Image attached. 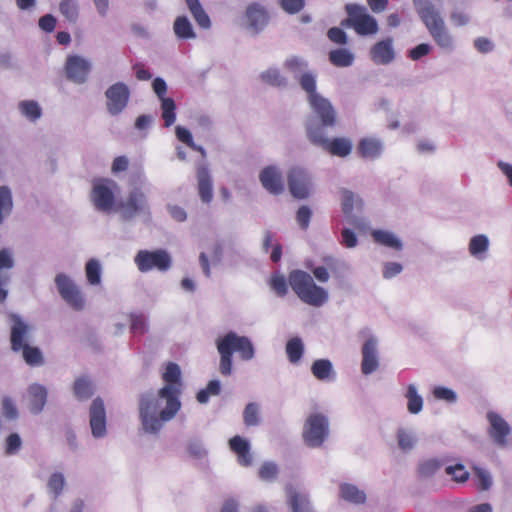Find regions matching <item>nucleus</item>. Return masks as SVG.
<instances>
[{"label":"nucleus","instance_id":"obj_1","mask_svg":"<svg viewBox=\"0 0 512 512\" xmlns=\"http://www.w3.org/2000/svg\"><path fill=\"white\" fill-rule=\"evenodd\" d=\"M162 379L166 383L158 391V398L143 394L139 401V415L145 432L157 433L163 423L172 420L181 408V370L178 364L169 362Z\"/></svg>","mask_w":512,"mask_h":512},{"label":"nucleus","instance_id":"obj_32","mask_svg":"<svg viewBox=\"0 0 512 512\" xmlns=\"http://www.w3.org/2000/svg\"><path fill=\"white\" fill-rule=\"evenodd\" d=\"M173 30L179 39H193L196 37L192 24L186 16H178L175 19Z\"/></svg>","mask_w":512,"mask_h":512},{"label":"nucleus","instance_id":"obj_26","mask_svg":"<svg viewBox=\"0 0 512 512\" xmlns=\"http://www.w3.org/2000/svg\"><path fill=\"white\" fill-rule=\"evenodd\" d=\"M14 261L8 249L0 250V303H3L7 298V290L3 288L8 281L9 275L4 269H11Z\"/></svg>","mask_w":512,"mask_h":512},{"label":"nucleus","instance_id":"obj_24","mask_svg":"<svg viewBox=\"0 0 512 512\" xmlns=\"http://www.w3.org/2000/svg\"><path fill=\"white\" fill-rule=\"evenodd\" d=\"M230 449L237 455L241 466L248 467L252 463V455L247 440L240 436H234L229 440Z\"/></svg>","mask_w":512,"mask_h":512},{"label":"nucleus","instance_id":"obj_30","mask_svg":"<svg viewBox=\"0 0 512 512\" xmlns=\"http://www.w3.org/2000/svg\"><path fill=\"white\" fill-rule=\"evenodd\" d=\"M187 7L192 14L194 20L203 29H208L211 26V21L208 14L203 9L199 0H185Z\"/></svg>","mask_w":512,"mask_h":512},{"label":"nucleus","instance_id":"obj_7","mask_svg":"<svg viewBox=\"0 0 512 512\" xmlns=\"http://www.w3.org/2000/svg\"><path fill=\"white\" fill-rule=\"evenodd\" d=\"M328 433V419L323 414L314 413L307 418L303 429V439L309 447H320Z\"/></svg>","mask_w":512,"mask_h":512},{"label":"nucleus","instance_id":"obj_46","mask_svg":"<svg viewBox=\"0 0 512 512\" xmlns=\"http://www.w3.org/2000/svg\"><path fill=\"white\" fill-rule=\"evenodd\" d=\"M243 420L246 426H257L260 423L259 407L256 403L246 405L243 412Z\"/></svg>","mask_w":512,"mask_h":512},{"label":"nucleus","instance_id":"obj_47","mask_svg":"<svg viewBox=\"0 0 512 512\" xmlns=\"http://www.w3.org/2000/svg\"><path fill=\"white\" fill-rule=\"evenodd\" d=\"M488 238L485 235L474 236L469 243V251L473 256L483 253L488 248Z\"/></svg>","mask_w":512,"mask_h":512},{"label":"nucleus","instance_id":"obj_8","mask_svg":"<svg viewBox=\"0 0 512 512\" xmlns=\"http://www.w3.org/2000/svg\"><path fill=\"white\" fill-rule=\"evenodd\" d=\"M117 184L110 179L102 178L93 181L90 194L91 201L99 211L110 212L115 205L114 188Z\"/></svg>","mask_w":512,"mask_h":512},{"label":"nucleus","instance_id":"obj_59","mask_svg":"<svg viewBox=\"0 0 512 512\" xmlns=\"http://www.w3.org/2000/svg\"><path fill=\"white\" fill-rule=\"evenodd\" d=\"M304 0H281V7L289 14L300 12L304 7Z\"/></svg>","mask_w":512,"mask_h":512},{"label":"nucleus","instance_id":"obj_16","mask_svg":"<svg viewBox=\"0 0 512 512\" xmlns=\"http://www.w3.org/2000/svg\"><path fill=\"white\" fill-rule=\"evenodd\" d=\"M486 417L489 422L488 434L490 438L499 447L506 446L507 437L511 433V427L508 422L494 411H489Z\"/></svg>","mask_w":512,"mask_h":512},{"label":"nucleus","instance_id":"obj_10","mask_svg":"<svg viewBox=\"0 0 512 512\" xmlns=\"http://www.w3.org/2000/svg\"><path fill=\"white\" fill-rule=\"evenodd\" d=\"M346 12L349 16L348 22L359 35L377 33V21L366 12L365 7L357 4H348L346 5Z\"/></svg>","mask_w":512,"mask_h":512},{"label":"nucleus","instance_id":"obj_17","mask_svg":"<svg viewBox=\"0 0 512 512\" xmlns=\"http://www.w3.org/2000/svg\"><path fill=\"white\" fill-rule=\"evenodd\" d=\"M245 19L247 22V28L257 34L268 25L270 16L263 5L253 2L246 8Z\"/></svg>","mask_w":512,"mask_h":512},{"label":"nucleus","instance_id":"obj_64","mask_svg":"<svg viewBox=\"0 0 512 512\" xmlns=\"http://www.w3.org/2000/svg\"><path fill=\"white\" fill-rule=\"evenodd\" d=\"M430 52V46L426 43H421L410 50L409 57L412 60H419L421 57L427 55Z\"/></svg>","mask_w":512,"mask_h":512},{"label":"nucleus","instance_id":"obj_29","mask_svg":"<svg viewBox=\"0 0 512 512\" xmlns=\"http://www.w3.org/2000/svg\"><path fill=\"white\" fill-rule=\"evenodd\" d=\"M30 409L34 413H39L46 404L47 390L40 384H33L29 387Z\"/></svg>","mask_w":512,"mask_h":512},{"label":"nucleus","instance_id":"obj_14","mask_svg":"<svg viewBox=\"0 0 512 512\" xmlns=\"http://www.w3.org/2000/svg\"><path fill=\"white\" fill-rule=\"evenodd\" d=\"M64 69L68 80L77 84H83L88 80L91 64L81 56L70 55L66 59Z\"/></svg>","mask_w":512,"mask_h":512},{"label":"nucleus","instance_id":"obj_37","mask_svg":"<svg viewBox=\"0 0 512 512\" xmlns=\"http://www.w3.org/2000/svg\"><path fill=\"white\" fill-rule=\"evenodd\" d=\"M406 398L408 399L407 408L412 414H417L422 410L423 399L417 393L416 387L413 384L408 385Z\"/></svg>","mask_w":512,"mask_h":512},{"label":"nucleus","instance_id":"obj_28","mask_svg":"<svg viewBox=\"0 0 512 512\" xmlns=\"http://www.w3.org/2000/svg\"><path fill=\"white\" fill-rule=\"evenodd\" d=\"M198 194L204 203H210L213 199V185L209 172L206 168H201L197 173Z\"/></svg>","mask_w":512,"mask_h":512},{"label":"nucleus","instance_id":"obj_50","mask_svg":"<svg viewBox=\"0 0 512 512\" xmlns=\"http://www.w3.org/2000/svg\"><path fill=\"white\" fill-rule=\"evenodd\" d=\"M2 415L8 420H16L18 417L17 407L9 396H4L1 401Z\"/></svg>","mask_w":512,"mask_h":512},{"label":"nucleus","instance_id":"obj_33","mask_svg":"<svg viewBox=\"0 0 512 512\" xmlns=\"http://www.w3.org/2000/svg\"><path fill=\"white\" fill-rule=\"evenodd\" d=\"M372 236L375 240V242L395 249V250H401L402 249V243L401 241L391 232L383 231V230H374L372 232Z\"/></svg>","mask_w":512,"mask_h":512},{"label":"nucleus","instance_id":"obj_63","mask_svg":"<svg viewBox=\"0 0 512 512\" xmlns=\"http://www.w3.org/2000/svg\"><path fill=\"white\" fill-rule=\"evenodd\" d=\"M403 267L400 263L397 262H387L384 265L383 276L386 279H390L402 271Z\"/></svg>","mask_w":512,"mask_h":512},{"label":"nucleus","instance_id":"obj_34","mask_svg":"<svg viewBox=\"0 0 512 512\" xmlns=\"http://www.w3.org/2000/svg\"><path fill=\"white\" fill-rule=\"evenodd\" d=\"M297 79L300 87L307 93L308 100L313 99V96L320 95L316 91V75L313 72H303L299 77H297Z\"/></svg>","mask_w":512,"mask_h":512},{"label":"nucleus","instance_id":"obj_2","mask_svg":"<svg viewBox=\"0 0 512 512\" xmlns=\"http://www.w3.org/2000/svg\"><path fill=\"white\" fill-rule=\"evenodd\" d=\"M217 350L220 354L219 369L222 375L228 376L232 372V356L238 353L244 361L254 357V346L246 336H239L235 332H228L216 340Z\"/></svg>","mask_w":512,"mask_h":512},{"label":"nucleus","instance_id":"obj_12","mask_svg":"<svg viewBox=\"0 0 512 512\" xmlns=\"http://www.w3.org/2000/svg\"><path fill=\"white\" fill-rule=\"evenodd\" d=\"M308 103L313 114L320 121V124H317L313 118H309L306 125L311 121L316 126L321 127L322 130H324L326 127L335 126L337 122V114L328 99L318 95L313 96V99H309Z\"/></svg>","mask_w":512,"mask_h":512},{"label":"nucleus","instance_id":"obj_56","mask_svg":"<svg viewBox=\"0 0 512 512\" xmlns=\"http://www.w3.org/2000/svg\"><path fill=\"white\" fill-rule=\"evenodd\" d=\"M474 472L479 489L482 491L488 490L492 483L490 474L484 469L478 467L474 468Z\"/></svg>","mask_w":512,"mask_h":512},{"label":"nucleus","instance_id":"obj_40","mask_svg":"<svg viewBox=\"0 0 512 512\" xmlns=\"http://www.w3.org/2000/svg\"><path fill=\"white\" fill-rule=\"evenodd\" d=\"M311 371L318 380H326L332 373V364L327 359H318L312 364Z\"/></svg>","mask_w":512,"mask_h":512},{"label":"nucleus","instance_id":"obj_62","mask_svg":"<svg viewBox=\"0 0 512 512\" xmlns=\"http://www.w3.org/2000/svg\"><path fill=\"white\" fill-rule=\"evenodd\" d=\"M56 26V18L51 14H46L39 19V27L45 32L54 31Z\"/></svg>","mask_w":512,"mask_h":512},{"label":"nucleus","instance_id":"obj_36","mask_svg":"<svg viewBox=\"0 0 512 512\" xmlns=\"http://www.w3.org/2000/svg\"><path fill=\"white\" fill-rule=\"evenodd\" d=\"M61 14L72 23H76L79 17V5L77 0H61L59 4Z\"/></svg>","mask_w":512,"mask_h":512},{"label":"nucleus","instance_id":"obj_45","mask_svg":"<svg viewBox=\"0 0 512 512\" xmlns=\"http://www.w3.org/2000/svg\"><path fill=\"white\" fill-rule=\"evenodd\" d=\"M86 277L91 285H97L101 281V267L97 260L90 259L86 263Z\"/></svg>","mask_w":512,"mask_h":512},{"label":"nucleus","instance_id":"obj_19","mask_svg":"<svg viewBox=\"0 0 512 512\" xmlns=\"http://www.w3.org/2000/svg\"><path fill=\"white\" fill-rule=\"evenodd\" d=\"M145 194L138 188L132 190L127 199L120 203L121 211L127 216H135L148 211Z\"/></svg>","mask_w":512,"mask_h":512},{"label":"nucleus","instance_id":"obj_39","mask_svg":"<svg viewBox=\"0 0 512 512\" xmlns=\"http://www.w3.org/2000/svg\"><path fill=\"white\" fill-rule=\"evenodd\" d=\"M91 381L85 377L78 378L74 383V393L79 400L88 399L93 395Z\"/></svg>","mask_w":512,"mask_h":512},{"label":"nucleus","instance_id":"obj_9","mask_svg":"<svg viewBox=\"0 0 512 512\" xmlns=\"http://www.w3.org/2000/svg\"><path fill=\"white\" fill-rule=\"evenodd\" d=\"M135 264L140 272L146 273L153 269L158 271H167L171 267V257L169 253L163 249L154 251L140 250L135 256Z\"/></svg>","mask_w":512,"mask_h":512},{"label":"nucleus","instance_id":"obj_21","mask_svg":"<svg viewBox=\"0 0 512 512\" xmlns=\"http://www.w3.org/2000/svg\"><path fill=\"white\" fill-rule=\"evenodd\" d=\"M259 179L262 186L271 194L278 195L284 190L282 175L274 166L264 168L259 175Z\"/></svg>","mask_w":512,"mask_h":512},{"label":"nucleus","instance_id":"obj_57","mask_svg":"<svg viewBox=\"0 0 512 512\" xmlns=\"http://www.w3.org/2000/svg\"><path fill=\"white\" fill-rule=\"evenodd\" d=\"M278 468L274 463L266 462L259 469V477L264 481H271L276 478Z\"/></svg>","mask_w":512,"mask_h":512},{"label":"nucleus","instance_id":"obj_60","mask_svg":"<svg viewBox=\"0 0 512 512\" xmlns=\"http://www.w3.org/2000/svg\"><path fill=\"white\" fill-rule=\"evenodd\" d=\"M341 243L347 248H353L357 245V236L354 230L344 228L341 232Z\"/></svg>","mask_w":512,"mask_h":512},{"label":"nucleus","instance_id":"obj_41","mask_svg":"<svg viewBox=\"0 0 512 512\" xmlns=\"http://www.w3.org/2000/svg\"><path fill=\"white\" fill-rule=\"evenodd\" d=\"M21 113L31 121H36L41 117L42 111L36 101L26 100L19 103Z\"/></svg>","mask_w":512,"mask_h":512},{"label":"nucleus","instance_id":"obj_58","mask_svg":"<svg viewBox=\"0 0 512 512\" xmlns=\"http://www.w3.org/2000/svg\"><path fill=\"white\" fill-rule=\"evenodd\" d=\"M433 395L436 399L445 400L447 402H455L457 398L453 390L442 386L435 387Z\"/></svg>","mask_w":512,"mask_h":512},{"label":"nucleus","instance_id":"obj_61","mask_svg":"<svg viewBox=\"0 0 512 512\" xmlns=\"http://www.w3.org/2000/svg\"><path fill=\"white\" fill-rule=\"evenodd\" d=\"M328 38L336 44H346L347 35L344 30L338 27H332L328 30Z\"/></svg>","mask_w":512,"mask_h":512},{"label":"nucleus","instance_id":"obj_54","mask_svg":"<svg viewBox=\"0 0 512 512\" xmlns=\"http://www.w3.org/2000/svg\"><path fill=\"white\" fill-rule=\"evenodd\" d=\"M398 445L403 451H409L414 446L413 436L405 429H399L397 432Z\"/></svg>","mask_w":512,"mask_h":512},{"label":"nucleus","instance_id":"obj_11","mask_svg":"<svg viewBox=\"0 0 512 512\" xmlns=\"http://www.w3.org/2000/svg\"><path fill=\"white\" fill-rule=\"evenodd\" d=\"M55 284L61 298L76 311L85 307V298L80 288L66 274L59 273L55 277Z\"/></svg>","mask_w":512,"mask_h":512},{"label":"nucleus","instance_id":"obj_43","mask_svg":"<svg viewBox=\"0 0 512 512\" xmlns=\"http://www.w3.org/2000/svg\"><path fill=\"white\" fill-rule=\"evenodd\" d=\"M441 467V463L436 459H428L419 463L417 472L420 477L428 478L433 476Z\"/></svg>","mask_w":512,"mask_h":512},{"label":"nucleus","instance_id":"obj_42","mask_svg":"<svg viewBox=\"0 0 512 512\" xmlns=\"http://www.w3.org/2000/svg\"><path fill=\"white\" fill-rule=\"evenodd\" d=\"M304 347L299 338H293L286 345V352L291 363H297L303 355Z\"/></svg>","mask_w":512,"mask_h":512},{"label":"nucleus","instance_id":"obj_15","mask_svg":"<svg viewBox=\"0 0 512 512\" xmlns=\"http://www.w3.org/2000/svg\"><path fill=\"white\" fill-rule=\"evenodd\" d=\"M288 186L291 194L299 199L308 197L311 179L307 171L301 167H292L288 172Z\"/></svg>","mask_w":512,"mask_h":512},{"label":"nucleus","instance_id":"obj_44","mask_svg":"<svg viewBox=\"0 0 512 512\" xmlns=\"http://www.w3.org/2000/svg\"><path fill=\"white\" fill-rule=\"evenodd\" d=\"M262 80L271 86H285L287 81L286 78L280 73L278 69L270 68L262 73Z\"/></svg>","mask_w":512,"mask_h":512},{"label":"nucleus","instance_id":"obj_20","mask_svg":"<svg viewBox=\"0 0 512 512\" xmlns=\"http://www.w3.org/2000/svg\"><path fill=\"white\" fill-rule=\"evenodd\" d=\"M90 427L94 437H103L106 434V412L103 400L95 398L90 407Z\"/></svg>","mask_w":512,"mask_h":512},{"label":"nucleus","instance_id":"obj_4","mask_svg":"<svg viewBox=\"0 0 512 512\" xmlns=\"http://www.w3.org/2000/svg\"><path fill=\"white\" fill-rule=\"evenodd\" d=\"M289 284L295 294L306 304L320 307L328 300L327 291L317 286L313 278L302 270H293L288 276Z\"/></svg>","mask_w":512,"mask_h":512},{"label":"nucleus","instance_id":"obj_18","mask_svg":"<svg viewBox=\"0 0 512 512\" xmlns=\"http://www.w3.org/2000/svg\"><path fill=\"white\" fill-rule=\"evenodd\" d=\"M361 353V372L364 375L375 372L379 368L377 340L374 337L368 338L362 346Z\"/></svg>","mask_w":512,"mask_h":512},{"label":"nucleus","instance_id":"obj_3","mask_svg":"<svg viewBox=\"0 0 512 512\" xmlns=\"http://www.w3.org/2000/svg\"><path fill=\"white\" fill-rule=\"evenodd\" d=\"M10 320L12 322L10 333L12 351L22 352V357L29 366L43 365L44 358L41 350L38 347L30 346L28 343L30 327L16 314H11Z\"/></svg>","mask_w":512,"mask_h":512},{"label":"nucleus","instance_id":"obj_27","mask_svg":"<svg viewBox=\"0 0 512 512\" xmlns=\"http://www.w3.org/2000/svg\"><path fill=\"white\" fill-rule=\"evenodd\" d=\"M357 151L363 158L375 159L382 153V143L376 138H363L358 143Z\"/></svg>","mask_w":512,"mask_h":512},{"label":"nucleus","instance_id":"obj_49","mask_svg":"<svg viewBox=\"0 0 512 512\" xmlns=\"http://www.w3.org/2000/svg\"><path fill=\"white\" fill-rule=\"evenodd\" d=\"M445 472L446 474L452 476V479L458 483L466 482L470 475L462 464L447 466Z\"/></svg>","mask_w":512,"mask_h":512},{"label":"nucleus","instance_id":"obj_51","mask_svg":"<svg viewBox=\"0 0 512 512\" xmlns=\"http://www.w3.org/2000/svg\"><path fill=\"white\" fill-rule=\"evenodd\" d=\"M65 485L64 476L61 473H53L48 480V489L54 494V497H58Z\"/></svg>","mask_w":512,"mask_h":512},{"label":"nucleus","instance_id":"obj_22","mask_svg":"<svg viewBox=\"0 0 512 512\" xmlns=\"http://www.w3.org/2000/svg\"><path fill=\"white\" fill-rule=\"evenodd\" d=\"M285 491L291 512H314L306 494L297 491L292 485H288Z\"/></svg>","mask_w":512,"mask_h":512},{"label":"nucleus","instance_id":"obj_31","mask_svg":"<svg viewBox=\"0 0 512 512\" xmlns=\"http://www.w3.org/2000/svg\"><path fill=\"white\" fill-rule=\"evenodd\" d=\"M340 496L345 501L354 504H363L366 501V494L353 484L344 483L340 485Z\"/></svg>","mask_w":512,"mask_h":512},{"label":"nucleus","instance_id":"obj_6","mask_svg":"<svg viewBox=\"0 0 512 512\" xmlns=\"http://www.w3.org/2000/svg\"><path fill=\"white\" fill-rule=\"evenodd\" d=\"M306 132L312 144L321 147L324 151L333 156L343 158L348 156L352 151V142L349 139L337 137L329 140L326 137L325 131L311 121L307 124Z\"/></svg>","mask_w":512,"mask_h":512},{"label":"nucleus","instance_id":"obj_35","mask_svg":"<svg viewBox=\"0 0 512 512\" xmlns=\"http://www.w3.org/2000/svg\"><path fill=\"white\" fill-rule=\"evenodd\" d=\"M330 62L337 67H347L353 63L354 56L347 49H335L329 53Z\"/></svg>","mask_w":512,"mask_h":512},{"label":"nucleus","instance_id":"obj_55","mask_svg":"<svg viewBox=\"0 0 512 512\" xmlns=\"http://www.w3.org/2000/svg\"><path fill=\"white\" fill-rule=\"evenodd\" d=\"M22 441L17 433H11L5 440V452L8 455L15 454L21 448Z\"/></svg>","mask_w":512,"mask_h":512},{"label":"nucleus","instance_id":"obj_53","mask_svg":"<svg viewBox=\"0 0 512 512\" xmlns=\"http://www.w3.org/2000/svg\"><path fill=\"white\" fill-rule=\"evenodd\" d=\"M270 286L275 291V293L280 297H283L287 294V291H288L287 282H286L285 277L282 275H279V274L272 275V277L270 279Z\"/></svg>","mask_w":512,"mask_h":512},{"label":"nucleus","instance_id":"obj_25","mask_svg":"<svg viewBox=\"0 0 512 512\" xmlns=\"http://www.w3.org/2000/svg\"><path fill=\"white\" fill-rule=\"evenodd\" d=\"M340 194L342 211L347 217H354L357 213L362 211L363 201L352 191L348 189H342Z\"/></svg>","mask_w":512,"mask_h":512},{"label":"nucleus","instance_id":"obj_23","mask_svg":"<svg viewBox=\"0 0 512 512\" xmlns=\"http://www.w3.org/2000/svg\"><path fill=\"white\" fill-rule=\"evenodd\" d=\"M371 59L376 64L385 65L394 59V50L392 47V39L388 38L377 42L370 51Z\"/></svg>","mask_w":512,"mask_h":512},{"label":"nucleus","instance_id":"obj_52","mask_svg":"<svg viewBox=\"0 0 512 512\" xmlns=\"http://www.w3.org/2000/svg\"><path fill=\"white\" fill-rule=\"evenodd\" d=\"M176 136L179 141L185 143L187 146H189L193 150L204 153V150L202 147L195 145V143L193 141L192 134L190 133V131L188 129L181 127V126H177L176 127Z\"/></svg>","mask_w":512,"mask_h":512},{"label":"nucleus","instance_id":"obj_48","mask_svg":"<svg viewBox=\"0 0 512 512\" xmlns=\"http://www.w3.org/2000/svg\"><path fill=\"white\" fill-rule=\"evenodd\" d=\"M284 67L294 74L297 78L298 74H302L305 68L307 67V63L298 56H292L284 62Z\"/></svg>","mask_w":512,"mask_h":512},{"label":"nucleus","instance_id":"obj_38","mask_svg":"<svg viewBox=\"0 0 512 512\" xmlns=\"http://www.w3.org/2000/svg\"><path fill=\"white\" fill-rule=\"evenodd\" d=\"M161 110H162V118L164 120V125L166 127H170L174 124L176 120V104L175 101L168 97V98H162L161 100Z\"/></svg>","mask_w":512,"mask_h":512},{"label":"nucleus","instance_id":"obj_13","mask_svg":"<svg viewBox=\"0 0 512 512\" xmlns=\"http://www.w3.org/2000/svg\"><path fill=\"white\" fill-rule=\"evenodd\" d=\"M106 107L111 115L120 114L126 107L130 98L129 87L123 82L111 85L105 92Z\"/></svg>","mask_w":512,"mask_h":512},{"label":"nucleus","instance_id":"obj_5","mask_svg":"<svg viewBox=\"0 0 512 512\" xmlns=\"http://www.w3.org/2000/svg\"><path fill=\"white\" fill-rule=\"evenodd\" d=\"M417 6L420 18L437 45L446 49L451 48L452 37L435 7L427 0H424L423 3H417Z\"/></svg>","mask_w":512,"mask_h":512}]
</instances>
